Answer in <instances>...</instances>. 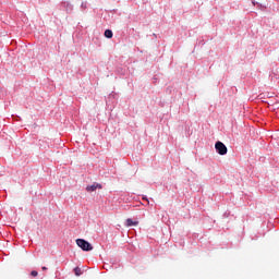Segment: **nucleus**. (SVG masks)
<instances>
[{"label":"nucleus","mask_w":279,"mask_h":279,"mask_svg":"<svg viewBox=\"0 0 279 279\" xmlns=\"http://www.w3.org/2000/svg\"><path fill=\"white\" fill-rule=\"evenodd\" d=\"M76 245L78 247H81V250H83V252H92V250H93V245L84 239H77Z\"/></svg>","instance_id":"nucleus-1"},{"label":"nucleus","mask_w":279,"mask_h":279,"mask_svg":"<svg viewBox=\"0 0 279 279\" xmlns=\"http://www.w3.org/2000/svg\"><path fill=\"white\" fill-rule=\"evenodd\" d=\"M215 147L220 156H226V154H228V147H226V145L222 142H217Z\"/></svg>","instance_id":"nucleus-2"},{"label":"nucleus","mask_w":279,"mask_h":279,"mask_svg":"<svg viewBox=\"0 0 279 279\" xmlns=\"http://www.w3.org/2000/svg\"><path fill=\"white\" fill-rule=\"evenodd\" d=\"M97 189H102L101 184H99V183H94V184H92V185H87V186H86L87 193H93V192L97 191Z\"/></svg>","instance_id":"nucleus-3"},{"label":"nucleus","mask_w":279,"mask_h":279,"mask_svg":"<svg viewBox=\"0 0 279 279\" xmlns=\"http://www.w3.org/2000/svg\"><path fill=\"white\" fill-rule=\"evenodd\" d=\"M126 226L128 228L132 227V226H138V222L133 221L132 218L126 219Z\"/></svg>","instance_id":"nucleus-4"},{"label":"nucleus","mask_w":279,"mask_h":279,"mask_svg":"<svg viewBox=\"0 0 279 279\" xmlns=\"http://www.w3.org/2000/svg\"><path fill=\"white\" fill-rule=\"evenodd\" d=\"M105 36H106V38H112L113 34L110 29H106L105 31Z\"/></svg>","instance_id":"nucleus-5"},{"label":"nucleus","mask_w":279,"mask_h":279,"mask_svg":"<svg viewBox=\"0 0 279 279\" xmlns=\"http://www.w3.org/2000/svg\"><path fill=\"white\" fill-rule=\"evenodd\" d=\"M75 276H82V269L80 267L74 268Z\"/></svg>","instance_id":"nucleus-6"},{"label":"nucleus","mask_w":279,"mask_h":279,"mask_svg":"<svg viewBox=\"0 0 279 279\" xmlns=\"http://www.w3.org/2000/svg\"><path fill=\"white\" fill-rule=\"evenodd\" d=\"M31 276H33V278H36V276H38V271L33 270V271L31 272Z\"/></svg>","instance_id":"nucleus-7"},{"label":"nucleus","mask_w":279,"mask_h":279,"mask_svg":"<svg viewBox=\"0 0 279 279\" xmlns=\"http://www.w3.org/2000/svg\"><path fill=\"white\" fill-rule=\"evenodd\" d=\"M41 269H43V271H47V267H45V266L41 267Z\"/></svg>","instance_id":"nucleus-8"},{"label":"nucleus","mask_w":279,"mask_h":279,"mask_svg":"<svg viewBox=\"0 0 279 279\" xmlns=\"http://www.w3.org/2000/svg\"><path fill=\"white\" fill-rule=\"evenodd\" d=\"M143 199H146V202H147V197H143Z\"/></svg>","instance_id":"nucleus-9"}]
</instances>
